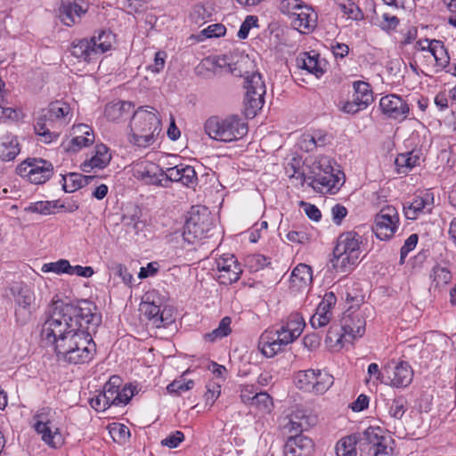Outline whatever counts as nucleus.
<instances>
[{
	"mask_svg": "<svg viewBox=\"0 0 456 456\" xmlns=\"http://www.w3.org/2000/svg\"><path fill=\"white\" fill-rule=\"evenodd\" d=\"M101 322L102 316L92 301L53 299L49 315L41 328V340L45 346L53 347L58 359L62 360L77 338L87 329L96 330Z\"/></svg>",
	"mask_w": 456,
	"mask_h": 456,
	"instance_id": "1",
	"label": "nucleus"
},
{
	"mask_svg": "<svg viewBox=\"0 0 456 456\" xmlns=\"http://www.w3.org/2000/svg\"><path fill=\"white\" fill-rule=\"evenodd\" d=\"M157 113L149 106H141L134 112L130 121V142L145 148L155 142V136L161 131V121Z\"/></svg>",
	"mask_w": 456,
	"mask_h": 456,
	"instance_id": "2",
	"label": "nucleus"
},
{
	"mask_svg": "<svg viewBox=\"0 0 456 456\" xmlns=\"http://www.w3.org/2000/svg\"><path fill=\"white\" fill-rule=\"evenodd\" d=\"M204 130L214 140L230 142L245 136L248 133V126L237 115H229L224 118L212 116L206 120Z\"/></svg>",
	"mask_w": 456,
	"mask_h": 456,
	"instance_id": "3",
	"label": "nucleus"
},
{
	"mask_svg": "<svg viewBox=\"0 0 456 456\" xmlns=\"http://www.w3.org/2000/svg\"><path fill=\"white\" fill-rule=\"evenodd\" d=\"M214 226L213 218L206 208L192 207L186 218L183 239L188 244L209 236L208 232Z\"/></svg>",
	"mask_w": 456,
	"mask_h": 456,
	"instance_id": "4",
	"label": "nucleus"
},
{
	"mask_svg": "<svg viewBox=\"0 0 456 456\" xmlns=\"http://www.w3.org/2000/svg\"><path fill=\"white\" fill-rule=\"evenodd\" d=\"M13 301L15 321L20 325L27 324L36 311V297L33 290L26 284L18 283L11 289Z\"/></svg>",
	"mask_w": 456,
	"mask_h": 456,
	"instance_id": "5",
	"label": "nucleus"
},
{
	"mask_svg": "<svg viewBox=\"0 0 456 456\" xmlns=\"http://www.w3.org/2000/svg\"><path fill=\"white\" fill-rule=\"evenodd\" d=\"M244 87L246 89L244 98V110L247 117L254 118L257 110H261L264 104L265 94V85L259 72H253L244 77Z\"/></svg>",
	"mask_w": 456,
	"mask_h": 456,
	"instance_id": "6",
	"label": "nucleus"
},
{
	"mask_svg": "<svg viewBox=\"0 0 456 456\" xmlns=\"http://www.w3.org/2000/svg\"><path fill=\"white\" fill-rule=\"evenodd\" d=\"M353 305L344 314L341 319V330L343 333L338 335V327L331 326L327 333L326 340L330 342L334 337L338 336L337 342L340 343L344 339L351 342L356 338H361L365 332L366 322L360 313H349Z\"/></svg>",
	"mask_w": 456,
	"mask_h": 456,
	"instance_id": "7",
	"label": "nucleus"
},
{
	"mask_svg": "<svg viewBox=\"0 0 456 456\" xmlns=\"http://www.w3.org/2000/svg\"><path fill=\"white\" fill-rule=\"evenodd\" d=\"M297 388L314 395H323L333 385L334 379L327 371L309 369L299 370L294 379Z\"/></svg>",
	"mask_w": 456,
	"mask_h": 456,
	"instance_id": "8",
	"label": "nucleus"
},
{
	"mask_svg": "<svg viewBox=\"0 0 456 456\" xmlns=\"http://www.w3.org/2000/svg\"><path fill=\"white\" fill-rule=\"evenodd\" d=\"M96 330L87 329L83 333V336L77 338L75 346L69 348L67 355L63 356L61 361L70 364H82L89 362L96 351L95 343L93 340L92 333Z\"/></svg>",
	"mask_w": 456,
	"mask_h": 456,
	"instance_id": "9",
	"label": "nucleus"
},
{
	"mask_svg": "<svg viewBox=\"0 0 456 456\" xmlns=\"http://www.w3.org/2000/svg\"><path fill=\"white\" fill-rule=\"evenodd\" d=\"M22 176L28 177L32 183L42 184L49 180L53 174V166L43 159H28L18 167Z\"/></svg>",
	"mask_w": 456,
	"mask_h": 456,
	"instance_id": "10",
	"label": "nucleus"
},
{
	"mask_svg": "<svg viewBox=\"0 0 456 456\" xmlns=\"http://www.w3.org/2000/svg\"><path fill=\"white\" fill-rule=\"evenodd\" d=\"M399 216L395 208L387 206L375 216L373 231L378 239L387 240L393 237L398 228Z\"/></svg>",
	"mask_w": 456,
	"mask_h": 456,
	"instance_id": "11",
	"label": "nucleus"
},
{
	"mask_svg": "<svg viewBox=\"0 0 456 456\" xmlns=\"http://www.w3.org/2000/svg\"><path fill=\"white\" fill-rule=\"evenodd\" d=\"M52 409L44 407L37 411L33 417V428L42 436V440L53 448L61 444V436L57 429L53 431L51 424Z\"/></svg>",
	"mask_w": 456,
	"mask_h": 456,
	"instance_id": "12",
	"label": "nucleus"
},
{
	"mask_svg": "<svg viewBox=\"0 0 456 456\" xmlns=\"http://www.w3.org/2000/svg\"><path fill=\"white\" fill-rule=\"evenodd\" d=\"M386 385L395 387H406L413 378V370L406 362H390L385 366Z\"/></svg>",
	"mask_w": 456,
	"mask_h": 456,
	"instance_id": "13",
	"label": "nucleus"
},
{
	"mask_svg": "<svg viewBox=\"0 0 456 456\" xmlns=\"http://www.w3.org/2000/svg\"><path fill=\"white\" fill-rule=\"evenodd\" d=\"M379 107L388 118L398 121L404 120L410 111L408 103L395 94L383 96L379 101Z\"/></svg>",
	"mask_w": 456,
	"mask_h": 456,
	"instance_id": "14",
	"label": "nucleus"
},
{
	"mask_svg": "<svg viewBox=\"0 0 456 456\" xmlns=\"http://www.w3.org/2000/svg\"><path fill=\"white\" fill-rule=\"evenodd\" d=\"M337 297L333 292L325 293L319 303L315 313L310 318V324L314 329L326 326L332 318L331 308L336 305Z\"/></svg>",
	"mask_w": 456,
	"mask_h": 456,
	"instance_id": "15",
	"label": "nucleus"
},
{
	"mask_svg": "<svg viewBox=\"0 0 456 456\" xmlns=\"http://www.w3.org/2000/svg\"><path fill=\"white\" fill-rule=\"evenodd\" d=\"M167 168L163 170L159 166L149 163L147 165H140L135 169V177L143 181L145 183L168 187Z\"/></svg>",
	"mask_w": 456,
	"mask_h": 456,
	"instance_id": "16",
	"label": "nucleus"
},
{
	"mask_svg": "<svg viewBox=\"0 0 456 456\" xmlns=\"http://www.w3.org/2000/svg\"><path fill=\"white\" fill-rule=\"evenodd\" d=\"M362 239L361 235L354 231L346 232L338 236L334 250H337L338 254L344 253L359 259L362 253Z\"/></svg>",
	"mask_w": 456,
	"mask_h": 456,
	"instance_id": "17",
	"label": "nucleus"
},
{
	"mask_svg": "<svg viewBox=\"0 0 456 456\" xmlns=\"http://www.w3.org/2000/svg\"><path fill=\"white\" fill-rule=\"evenodd\" d=\"M216 268L223 273L219 276L220 279H223L222 283L236 282L242 273L241 267L233 255L219 258L216 262Z\"/></svg>",
	"mask_w": 456,
	"mask_h": 456,
	"instance_id": "18",
	"label": "nucleus"
},
{
	"mask_svg": "<svg viewBox=\"0 0 456 456\" xmlns=\"http://www.w3.org/2000/svg\"><path fill=\"white\" fill-rule=\"evenodd\" d=\"M314 442L311 438L296 435L290 436L284 445L285 456H310L314 451Z\"/></svg>",
	"mask_w": 456,
	"mask_h": 456,
	"instance_id": "19",
	"label": "nucleus"
},
{
	"mask_svg": "<svg viewBox=\"0 0 456 456\" xmlns=\"http://www.w3.org/2000/svg\"><path fill=\"white\" fill-rule=\"evenodd\" d=\"M167 178L166 181L180 182L187 187H194L198 183L197 174L193 167L179 164L167 168Z\"/></svg>",
	"mask_w": 456,
	"mask_h": 456,
	"instance_id": "20",
	"label": "nucleus"
},
{
	"mask_svg": "<svg viewBox=\"0 0 456 456\" xmlns=\"http://www.w3.org/2000/svg\"><path fill=\"white\" fill-rule=\"evenodd\" d=\"M340 177L330 171L315 174L311 182V186L314 191L321 193H334L339 188Z\"/></svg>",
	"mask_w": 456,
	"mask_h": 456,
	"instance_id": "21",
	"label": "nucleus"
},
{
	"mask_svg": "<svg viewBox=\"0 0 456 456\" xmlns=\"http://www.w3.org/2000/svg\"><path fill=\"white\" fill-rule=\"evenodd\" d=\"M291 26L301 33H306L315 27L317 14L307 4L292 16Z\"/></svg>",
	"mask_w": 456,
	"mask_h": 456,
	"instance_id": "22",
	"label": "nucleus"
},
{
	"mask_svg": "<svg viewBox=\"0 0 456 456\" xmlns=\"http://www.w3.org/2000/svg\"><path fill=\"white\" fill-rule=\"evenodd\" d=\"M86 12L80 4L70 1H62L58 10L61 21L68 27L77 23Z\"/></svg>",
	"mask_w": 456,
	"mask_h": 456,
	"instance_id": "23",
	"label": "nucleus"
},
{
	"mask_svg": "<svg viewBox=\"0 0 456 456\" xmlns=\"http://www.w3.org/2000/svg\"><path fill=\"white\" fill-rule=\"evenodd\" d=\"M283 343L276 338V333L272 330H265L259 338L257 347L266 357L272 358L282 351Z\"/></svg>",
	"mask_w": 456,
	"mask_h": 456,
	"instance_id": "24",
	"label": "nucleus"
},
{
	"mask_svg": "<svg viewBox=\"0 0 456 456\" xmlns=\"http://www.w3.org/2000/svg\"><path fill=\"white\" fill-rule=\"evenodd\" d=\"M75 134H77L69 141V144L65 147L68 151L77 152L83 147H86L94 142L93 130L85 124H79L74 127Z\"/></svg>",
	"mask_w": 456,
	"mask_h": 456,
	"instance_id": "25",
	"label": "nucleus"
},
{
	"mask_svg": "<svg viewBox=\"0 0 456 456\" xmlns=\"http://www.w3.org/2000/svg\"><path fill=\"white\" fill-rule=\"evenodd\" d=\"M110 161V155L108 153V148L104 144H97L94 149V154L85 160L81 165L84 172L89 173L94 168L102 169Z\"/></svg>",
	"mask_w": 456,
	"mask_h": 456,
	"instance_id": "26",
	"label": "nucleus"
},
{
	"mask_svg": "<svg viewBox=\"0 0 456 456\" xmlns=\"http://www.w3.org/2000/svg\"><path fill=\"white\" fill-rule=\"evenodd\" d=\"M316 416L307 414L304 409L297 408L289 415V428L290 431H304L316 423Z\"/></svg>",
	"mask_w": 456,
	"mask_h": 456,
	"instance_id": "27",
	"label": "nucleus"
},
{
	"mask_svg": "<svg viewBox=\"0 0 456 456\" xmlns=\"http://www.w3.org/2000/svg\"><path fill=\"white\" fill-rule=\"evenodd\" d=\"M312 268L305 264H299L291 273L290 288L297 291L304 289L312 282Z\"/></svg>",
	"mask_w": 456,
	"mask_h": 456,
	"instance_id": "28",
	"label": "nucleus"
},
{
	"mask_svg": "<svg viewBox=\"0 0 456 456\" xmlns=\"http://www.w3.org/2000/svg\"><path fill=\"white\" fill-rule=\"evenodd\" d=\"M133 110V105L130 102L118 101L106 105L105 117L113 122L126 120L130 117Z\"/></svg>",
	"mask_w": 456,
	"mask_h": 456,
	"instance_id": "29",
	"label": "nucleus"
},
{
	"mask_svg": "<svg viewBox=\"0 0 456 456\" xmlns=\"http://www.w3.org/2000/svg\"><path fill=\"white\" fill-rule=\"evenodd\" d=\"M357 439V444L361 450L372 451L378 443L385 436L382 435V430L379 427H369L363 432L354 434Z\"/></svg>",
	"mask_w": 456,
	"mask_h": 456,
	"instance_id": "30",
	"label": "nucleus"
},
{
	"mask_svg": "<svg viewBox=\"0 0 456 456\" xmlns=\"http://www.w3.org/2000/svg\"><path fill=\"white\" fill-rule=\"evenodd\" d=\"M116 36L110 29H100L94 32V35L88 39L97 56L110 51L115 42Z\"/></svg>",
	"mask_w": 456,
	"mask_h": 456,
	"instance_id": "31",
	"label": "nucleus"
},
{
	"mask_svg": "<svg viewBox=\"0 0 456 456\" xmlns=\"http://www.w3.org/2000/svg\"><path fill=\"white\" fill-rule=\"evenodd\" d=\"M431 284L429 290L440 292L452 280V273L446 266L436 264L430 272Z\"/></svg>",
	"mask_w": 456,
	"mask_h": 456,
	"instance_id": "32",
	"label": "nucleus"
},
{
	"mask_svg": "<svg viewBox=\"0 0 456 456\" xmlns=\"http://www.w3.org/2000/svg\"><path fill=\"white\" fill-rule=\"evenodd\" d=\"M142 308L144 311L145 315L157 328L165 327L172 322V320L165 315L166 310H161L160 305H158L153 302L151 303L143 301L142 303Z\"/></svg>",
	"mask_w": 456,
	"mask_h": 456,
	"instance_id": "33",
	"label": "nucleus"
},
{
	"mask_svg": "<svg viewBox=\"0 0 456 456\" xmlns=\"http://www.w3.org/2000/svg\"><path fill=\"white\" fill-rule=\"evenodd\" d=\"M70 52L74 57L86 62H91L98 58L94 46L87 38L73 41Z\"/></svg>",
	"mask_w": 456,
	"mask_h": 456,
	"instance_id": "34",
	"label": "nucleus"
},
{
	"mask_svg": "<svg viewBox=\"0 0 456 456\" xmlns=\"http://www.w3.org/2000/svg\"><path fill=\"white\" fill-rule=\"evenodd\" d=\"M94 178V175H82L76 173L61 175L62 189L66 192H73L89 184Z\"/></svg>",
	"mask_w": 456,
	"mask_h": 456,
	"instance_id": "35",
	"label": "nucleus"
},
{
	"mask_svg": "<svg viewBox=\"0 0 456 456\" xmlns=\"http://www.w3.org/2000/svg\"><path fill=\"white\" fill-rule=\"evenodd\" d=\"M20 147L17 137L6 134L1 138L0 159L3 161L13 160L20 153Z\"/></svg>",
	"mask_w": 456,
	"mask_h": 456,
	"instance_id": "36",
	"label": "nucleus"
},
{
	"mask_svg": "<svg viewBox=\"0 0 456 456\" xmlns=\"http://www.w3.org/2000/svg\"><path fill=\"white\" fill-rule=\"evenodd\" d=\"M359 259L353 256H347L346 254L337 253V250H333V257L330 260L332 268L341 273H346L351 272L354 267L357 265Z\"/></svg>",
	"mask_w": 456,
	"mask_h": 456,
	"instance_id": "37",
	"label": "nucleus"
},
{
	"mask_svg": "<svg viewBox=\"0 0 456 456\" xmlns=\"http://www.w3.org/2000/svg\"><path fill=\"white\" fill-rule=\"evenodd\" d=\"M430 205L428 194L425 197H416L410 205L403 207L404 215L407 219L415 220L426 208L430 211Z\"/></svg>",
	"mask_w": 456,
	"mask_h": 456,
	"instance_id": "38",
	"label": "nucleus"
},
{
	"mask_svg": "<svg viewBox=\"0 0 456 456\" xmlns=\"http://www.w3.org/2000/svg\"><path fill=\"white\" fill-rule=\"evenodd\" d=\"M419 157L414 151L399 154L395 160L399 174H406L419 163Z\"/></svg>",
	"mask_w": 456,
	"mask_h": 456,
	"instance_id": "39",
	"label": "nucleus"
},
{
	"mask_svg": "<svg viewBox=\"0 0 456 456\" xmlns=\"http://www.w3.org/2000/svg\"><path fill=\"white\" fill-rule=\"evenodd\" d=\"M356 444L357 439L354 435L340 439L335 448L337 456H356Z\"/></svg>",
	"mask_w": 456,
	"mask_h": 456,
	"instance_id": "40",
	"label": "nucleus"
},
{
	"mask_svg": "<svg viewBox=\"0 0 456 456\" xmlns=\"http://www.w3.org/2000/svg\"><path fill=\"white\" fill-rule=\"evenodd\" d=\"M298 67L307 70L309 73L320 77L324 73L323 69L319 66L318 61L314 56L304 53V56L297 60Z\"/></svg>",
	"mask_w": 456,
	"mask_h": 456,
	"instance_id": "41",
	"label": "nucleus"
},
{
	"mask_svg": "<svg viewBox=\"0 0 456 456\" xmlns=\"http://www.w3.org/2000/svg\"><path fill=\"white\" fill-rule=\"evenodd\" d=\"M119 378L118 377H112L105 384L103 387V392L102 395L104 396L106 401L109 403L110 405H116L117 406V401L118 396V391H119Z\"/></svg>",
	"mask_w": 456,
	"mask_h": 456,
	"instance_id": "42",
	"label": "nucleus"
},
{
	"mask_svg": "<svg viewBox=\"0 0 456 456\" xmlns=\"http://www.w3.org/2000/svg\"><path fill=\"white\" fill-rule=\"evenodd\" d=\"M283 325L290 330L294 338H297L301 335L305 322L299 313H294L288 317L286 323Z\"/></svg>",
	"mask_w": 456,
	"mask_h": 456,
	"instance_id": "43",
	"label": "nucleus"
},
{
	"mask_svg": "<svg viewBox=\"0 0 456 456\" xmlns=\"http://www.w3.org/2000/svg\"><path fill=\"white\" fill-rule=\"evenodd\" d=\"M250 406L256 407L263 413H269L273 407V398L266 392L255 393V399Z\"/></svg>",
	"mask_w": 456,
	"mask_h": 456,
	"instance_id": "44",
	"label": "nucleus"
},
{
	"mask_svg": "<svg viewBox=\"0 0 456 456\" xmlns=\"http://www.w3.org/2000/svg\"><path fill=\"white\" fill-rule=\"evenodd\" d=\"M70 264L67 259H59L56 262L45 263L42 265L43 273H54L56 274L69 275Z\"/></svg>",
	"mask_w": 456,
	"mask_h": 456,
	"instance_id": "45",
	"label": "nucleus"
},
{
	"mask_svg": "<svg viewBox=\"0 0 456 456\" xmlns=\"http://www.w3.org/2000/svg\"><path fill=\"white\" fill-rule=\"evenodd\" d=\"M407 410V401L403 397L394 399L389 406V417L395 420H401Z\"/></svg>",
	"mask_w": 456,
	"mask_h": 456,
	"instance_id": "46",
	"label": "nucleus"
},
{
	"mask_svg": "<svg viewBox=\"0 0 456 456\" xmlns=\"http://www.w3.org/2000/svg\"><path fill=\"white\" fill-rule=\"evenodd\" d=\"M354 94L361 95L362 106L369 105L372 101V91L370 85L364 81H355L353 84Z\"/></svg>",
	"mask_w": 456,
	"mask_h": 456,
	"instance_id": "47",
	"label": "nucleus"
},
{
	"mask_svg": "<svg viewBox=\"0 0 456 456\" xmlns=\"http://www.w3.org/2000/svg\"><path fill=\"white\" fill-rule=\"evenodd\" d=\"M305 5V4L301 0H281L279 10L281 13L292 18Z\"/></svg>",
	"mask_w": 456,
	"mask_h": 456,
	"instance_id": "48",
	"label": "nucleus"
},
{
	"mask_svg": "<svg viewBox=\"0 0 456 456\" xmlns=\"http://www.w3.org/2000/svg\"><path fill=\"white\" fill-rule=\"evenodd\" d=\"M393 444L394 440L392 438L384 436L370 452L372 456H394Z\"/></svg>",
	"mask_w": 456,
	"mask_h": 456,
	"instance_id": "49",
	"label": "nucleus"
},
{
	"mask_svg": "<svg viewBox=\"0 0 456 456\" xmlns=\"http://www.w3.org/2000/svg\"><path fill=\"white\" fill-rule=\"evenodd\" d=\"M246 263L251 272H258L271 265L270 259L261 254L248 256L246 258Z\"/></svg>",
	"mask_w": 456,
	"mask_h": 456,
	"instance_id": "50",
	"label": "nucleus"
},
{
	"mask_svg": "<svg viewBox=\"0 0 456 456\" xmlns=\"http://www.w3.org/2000/svg\"><path fill=\"white\" fill-rule=\"evenodd\" d=\"M341 11L348 16V18L354 20H362L364 18L362 11L360 7L350 0L339 4Z\"/></svg>",
	"mask_w": 456,
	"mask_h": 456,
	"instance_id": "51",
	"label": "nucleus"
},
{
	"mask_svg": "<svg viewBox=\"0 0 456 456\" xmlns=\"http://www.w3.org/2000/svg\"><path fill=\"white\" fill-rule=\"evenodd\" d=\"M254 27H258V18L255 15H248L240 25L237 34L238 37L240 39H246L249 30Z\"/></svg>",
	"mask_w": 456,
	"mask_h": 456,
	"instance_id": "52",
	"label": "nucleus"
},
{
	"mask_svg": "<svg viewBox=\"0 0 456 456\" xmlns=\"http://www.w3.org/2000/svg\"><path fill=\"white\" fill-rule=\"evenodd\" d=\"M69 107L66 103L55 102L49 105L47 112L50 118H64L69 113Z\"/></svg>",
	"mask_w": 456,
	"mask_h": 456,
	"instance_id": "53",
	"label": "nucleus"
},
{
	"mask_svg": "<svg viewBox=\"0 0 456 456\" xmlns=\"http://www.w3.org/2000/svg\"><path fill=\"white\" fill-rule=\"evenodd\" d=\"M194 382L192 380H189L184 382V380H174L170 383L167 389L168 393L180 395L182 392L188 391L193 387Z\"/></svg>",
	"mask_w": 456,
	"mask_h": 456,
	"instance_id": "54",
	"label": "nucleus"
},
{
	"mask_svg": "<svg viewBox=\"0 0 456 456\" xmlns=\"http://www.w3.org/2000/svg\"><path fill=\"white\" fill-rule=\"evenodd\" d=\"M26 211L41 215H51L53 213L51 211V203H49V201H37L31 203L26 208Z\"/></svg>",
	"mask_w": 456,
	"mask_h": 456,
	"instance_id": "55",
	"label": "nucleus"
},
{
	"mask_svg": "<svg viewBox=\"0 0 456 456\" xmlns=\"http://www.w3.org/2000/svg\"><path fill=\"white\" fill-rule=\"evenodd\" d=\"M184 440V435L181 431H175L161 441V445L168 448H176Z\"/></svg>",
	"mask_w": 456,
	"mask_h": 456,
	"instance_id": "56",
	"label": "nucleus"
},
{
	"mask_svg": "<svg viewBox=\"0 0 456 456\" xmlns=\"http://www.w3.org/2000/svg\"><path fill=\"white\" fill-rule=\"evenodd\" d=\"M136 387L133 385L125 386L121 390L118 391V396L117 401V406L126 405L129 403L133 395H134Z\"/></svg>",
	"mask_w": 456,
	"mask_h": 456,
	"instance_id": "57",
	"label": "nucleus"
},
{
	"mask_svg": "<svg viewBox=\"0 0 456 456\" xmlns=\"http://www.w3.org/2000/svg\"><path fill=\"white\" fill-rule=\"evenodd\" d=\"M419 237L416 233L411 234L407 240L404 241V244L401 248L400 250V258L403 263L404 258L407 256L409 252L413 250L418 243Z\"/></svg>",
	"mask_w": 456,
	"mask_h": 456,
	"instance_id": "58",
	"label": "nucleus"
},
{
	"mask_svg": "<svg viewBox=\"0 0 456 456\" xmlns=\"http://www.w3.org/2000/svg\"><path fill=\"white\" fill-rule=\"evenodd\" d=\"M112 269L114 273L119 276L125 284L129 286L133 285V281H134L133 274L128 272L124 265L115 264Z\"/></svg>",
	"mask_w": 456,
	"mask_h": 456,
	"instance_id": "59",
	"label": "nucleus"
},
{
	"mask_svg": "<svg viewBox=\"0 0 456 456\" xmlns=\"http://www.w3.org/2000/svg\"><path fill=\"white\" fill-rule=\"evenodd\" d=\"M140 210L134 207L132 208L131 213L126 212L123 215L122 221L125 225L131 226L134 229H138Z\"/></svg>",
	"mask_w": 456,
	"mask_h": 456,
	"instance_id": "60",
	"label": "nucleus"
},
{
	"mask_svg": "<svg viewBox=\"0 0 456 456\" xmlns=\"http://www.w3.org/2000/svg\"><path fill=\"white\" fill-rule=\"evenodd\" d=\"M206 388L207 391L204 395L206 404L212 406L221 393L220 386L216 384H208Z\"/></svg>",
	"mask_w": 456,
	"mask_h": 456,
	"instance_id": "61",
	"label": "nucleus"
},
{
	"mask_svg": "<svg viewBox=\"0 0 456 456\" xmlns=\"http://www.w3.org/2000/svg\"><path fill=\"white\" fill-rule=\"evenodd\" d=\"M166 57L167 53L165 52H157L155 53L154 61L152 64L148 66V69H150L153 73H159L165 67Z\"/></svg>",
	"mask_w": 456,
	"mask_h": 456,
	"instance_id": "62",
	"label": "nucleus"
},
{
	"mask_svg": "<svg viewBox=\"0 0 456 456\" xmlns=\"http://www.w3.org/2000/svg\"><path fill=\"white\" fill-rule=\"evenodd\" d=\"M255 393L258 392L254 385L244 386L240 391L241 401L246 404L251 405L255 399Z\"/></svg>",
	"mask_w": 456,
	"mask_h": 456,
	"instance_id": "63",
	"label": "nucleus"
},
{
	"mask_svg": "<svg viewBox=\"0 0 456 456\" xmlns=\"http://www.w3.org/2000/svg\"><path fill=\"white\" fill-rule=\"evenodd\" d=\"M202 32L207 37H219L225 34L226 28L223 24L216 23L208 26Z\"/></svg>",
	"mask_w": 456,
	"mask_h": 456,
	"instance_id": "64",
	"label": "nucleus"
}]
</instances>
